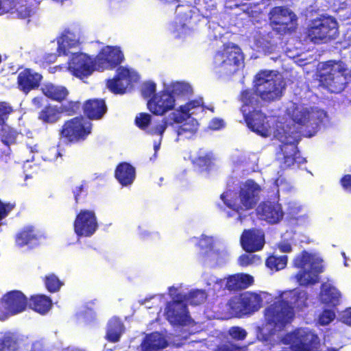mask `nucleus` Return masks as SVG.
I'll return each mask as SVG.
<instances>
[{"mask_svg": "<svg viewBox=\"0 0 351 351\" xmlns=\"http://www.w3.org/2000/svg\"><path fill=\"white\" fill-rule=\"evenodd\" d=\"M261 191L259 184L253 180H247L239 186V191L228 190L221 193V199L230 210L226 213L227 217L236 216L237 221H243L245 218L243 213L256 206Z\"/></svg>", "mask_w": 351, "mask_h": 351, "instance_id": "f257e3e1", "label": "nucleus"}, {"mask_svg": "<svg viewBox=\"0 0 351 351\" xmlns=\"http://www.w3.org/2000/svg\"><path fill=\"white\" fill-rule=\"evenodd\" d=\"M240 101L243 103L241 111L247 127L262 136H267L269 127L266 120L267 116L258 110L261 107L259 101L250 90L241 92Z\"/></svg>", "mask_w": 351, "mask_h": 351, "instance_id": "f03ea898", "label": "nucleus"}, {"mask_svg": "<svg viewBox=\"0 0 351 351\" xmlns=\"http://www.w3.org/2000/svg\"><path fill=\"white\" fill-rule=\"evenodd\" d=\"M275 137L282 144L280 145L278 154L282 156L281 167L287 169L292 167L295 163L298 165L306 162L305 158L300 156L298 148L300 141L298 132L292 131L291 127L277 129Z\"/></svg>", "mask_w": 351, "mask_h": 351, "instance_id": "7ed1b4c3", "label": "nucleus"}, {"mask_svg": "<svg viewBox=\"0 0 351 351\" xmlns=\"http://www.w3.org/2000/svg\"><path fill=\"white\" fill-rule=\"evenodd\" d=\"M306 38L314 44H325L339 36L337 19L328 14H320L311 20L306 28Z\"/></svg>", "mask_w": 351, "mask_h": 351, "instance_id": "20e7f679", "label": "nucleus"}, {"mask_svg": "<svg viewBox=\"0 0 351 351\" xmlns=\"http://www.w3.org/2000/svg\"><path fill=\"white\" fill-rule=\"evenodd\" d=\"M253 88L262 101L271 103L282 97L285 83L282 77L273 74L272 71H262L256 75Z\"/></svg>", "mask_w": 351, "mask_h": 351, "instance_id": "39448f33", "label": "nucleus"}, {"mask_svg": "<svg viewBox=\"0 0 351 351\" xmlns=\"http://www.w3.org/2000/svg\"><path fill=\"white\" fill-rule=\"evenodd\" d=\"M294 267L299 269L295 278L300 286L313 285L319 280V274L324 271L322 261L314 258L306 250L298 254L293 261Z\"/></svg>", "mask_w": 351, "mask_h": 351, "instance_id": "423d86ee", "label": "nucleus"}, {"mask_svg": "<svg viewBox=\"0 0 351 351\" xmlns=\"http://www.w3.org/2000/svg\"><path fill=\"white\" fill-rule=\"evenodd\" d=\"M243 60L241 48L236 45L228 43L215 53L213 63L219 73L230 76L239 70Z\"/></svg>", "mask_w": 351, "mask_h": 351, "instance_id": "0eeeda50", "label": "nucleus"}, {"mask_svg": "<svg viewBox=\"0 0 351 351\" xmlns=\"http://www.w3.org/2000/svg\"><path fill=\"white\" fill-rule=\"evenodd\" d=\"M93 124L82 116L75 117L64 122L59 130L60 138L66 145L85 141L92 133Z\"/></svg>", "mask_w": 351, "mask_h": 351, "instance_id": "6e6552de", "label": "nucleus"}, {"mask_svg": "<svg viewBox=\"0 0 351 351\" xmlns=\"http://www.w3.org/2000/svg\"><path fill=\"white\" fill-rule=\"evenodd\" d=\"M293 302L287 298L280 295L265 308V317L267 323L274 328L282 329L292 322L295 313Z\"/></svg>", "mask_w": 351, "mask_h": 351, "instance_id": "1a4fd4ad", "label": "nucleus"}, {"mask_svg": "<svg viewBox=\"0 0 351 351\" xmlns=\"http://www.w3.org/2000/svg\"><path fill=\"white\" fill-rule=\"evenodd\" d=\"M263 299L258 293L245 291L232 297L228 302L230 311L236 316L250 315L260 309Z\"/></svg>", "mask_w": 351, "mask_h": 351, "instance_id": "9d476101", "label": "nucleus"}, {"mask_svg": "<svg viewBox=\"0 0 351 351\" xmlns=\"http://www.w3.org/2000/svg\"><path fill=\"white\" fill-rule=\"evenodd\" d=\"M186 298V295L178 293L175 296V300L167 302L165 315L170 324L184 326L191 323L192 319L188 310V306L184 302V299Z\"/></svg>", "mask_w": 351, "mask_h": 351, "instance_id": "9b49d317", "label": "nucleus"}, {"mask_svg": "<svg viewBox=\"0 0 351 351\" xmlns=\"http://www.w3.org/2000/svg\"><path fill=\"white\" fill-rule=\"evenodd\" d=\"M269 19L274 29L281 34L293 32L298 18L293 12L284 6H276L270 10Z\"/></svg>", "mask_w": 351, "mask_h": 351, "instance_id": "f8f14e48", "label": "nucleus"}, {"mask_svg": "<svg viewBox=\"0 0 351 351\" xmlns=\"http://www.w3.org/2000/svg\"><path fill=\"white\" fill-rule=\"evenodd\" d=\"M28 305L27 298L21 291H10L0 300V316L14 315L25 311Z\"/></svg>", "mask_w": 351, "mask_h": 351, "instance_id": "ddd939ff", "label": "nucleus"}, {"mask_svg": "<svg viewBox=\"0 0 351 351\" xmlns=\"http://www.w3.org/2000/svg\"><path fill=\"white\" fill-rule=\"evenodd\" d=\"M326 117V113L322 110L313 108L295 109L292 114L293 122L300 128L317 130Z\"/></svg>", "mask_w": 351, "mask_h": 351, "instance_id": "4468645a", "label": "nucleus"}, {"mask_svg": "<svg viewBox=\"0 0 351 351\" xmlns=\"http://www.w3.org/2000/svg\"><path fill=\"white\" fill-rule=\"evenodd\" d=\"M98 227L96 215L90 210H80L73 221L74 232L78 237H91Z\"/></svg>", "mask_w": 351, "mask_h": 351, "instance_id": "2eb2a0df", "label": "nucleus"}, {"mask_svg": "<svg viewBox=\"0 0 351 351\" xmlns=\"http://www.w3.org/2000/svg\"><path fill=\"white\" fill-rule=\"evenodd\" d=\"M258 218L269 224L278 223L284 217L282 205L279 203L278 196L276 200L262 201L256 208Z\"/></svg>", "mask_w": 351, "mask_h": 351, "instance_id": "dca6fc26", "label": "nucleus"}, {"mask_svg": "<svg viewBox=\"0 0 351 351\" xmlns=\"http://www.w3.org/2000/svg\"><path fill=\"white\" fill-rule=\"evenodd\" d=\"M215 8L213 0H197L195 7L190 5H178L176 13L184 23H191V21L196 14L195 10L202 16L208 18Z\"/></svg>", "mask_w": 351, "mask_h": 351, "instance_id": "f3484780", "label": "nucleus"}, {"mask_svg": "<svg viewBox=\"0 0 351 351\" xmlns=\"http://www.w3.org/2000/svg\"><path fill=\"white\" fill-rule=\"evenodd\" d=\"M124 55L118 47L106 46L97 56L95 65L98 69L112 70L123 62Z\"/></svg>", "mask_w": 351, "mask_h": 351, "instance_id": "a211bd4d", "label": "nucleus"}, {"mask_svg": "<svg viewBox=\"0 0 351 351\" xmlns=\"http://www.w3.org/2000/svg\"><path fill=\"white\" fill-rule=\"evenodd\" d=\"M93 61L86 53H72L69 62L68 69L73 75L82 79L92 74L94 71Z\"/></svg>", "mask_w": 351, "mask_h": 351, "instance_id": "6ab92c4d", "label": "nucleus"}, {"mask_svg": "<svg viewBox=\"0 0 351 351\" xmlns=\"http://www.w3.org/2000/svg\"><path fill=\"white\" fill-rule=\"evenodd\" d=\"M176 105L175 97L167 90L155 94L147 101V108L154 115L162 116L173 110Z\"/></svg>", "mask_w": 351, "mask_h": 351, "instance_id": "aec40b11", "label": "nucleus"}, {"mask_svg": "<svg viewBox=\"0 0 351 351\" xmlns=\"http://www.w3.org/2000/svg\"><path fill=\"white\" fill-rule=\"evenodd\" d=\"M44 238L43 234L34 226L27 225L16 234L14 241L18 247L27 246L33 249L38 246Z\"/></svg>", "mask_w": 351, "mask_h": 351, "instance_id": "412c9836", "label": "nucleus"}, {"mask_svg": "<svg viewBox=\"0 0 351 351\" xmlns=\"http://www.w3.org/2000/svg\"><path fill=\"white\" fill-rule=\"evenodd\" d=\"M215 283L220 287L223 285V290L230 292L245 289L254 283V278L247 274H235L228 276L226 279H217Z\"/></svg>", "mask_w": 351, "mask_h": 351, "instance_id": "4be33fe9", "label": "nucleus"}, {"mask_svg": "<svg viewBox=\"0 0 351 351\" xmlns=\"http://www.w3.org/2000/svg\"><path fill=\"white\" fill-rule=\"evenodd\" d=\"M43 75L29 68H25L19 73L17 76L18 88L25 94L39 88Z\"/></svg>", "mask_w": 351, "mask_h": 351, "instance_id": "5701e85b", "label": "nucleus"}, {"mask_svg": "<svg viewBox=\"0 0 351 351\" xmlns=\"http://www.w3.org/2000/svg\"><path fill=\"white\" fill-rule=\"evenodd\" d=\"M132 83V76L130 70L124 66H119L116 74L112 79L107 81L108 88L114 94H124Z\"/></svg>", "mask_w": 351, "mask_h": 351, "instance_id": "b1692460", "label": "nucleus"}, {"mask_svg": "<svg viewBox=\"0 0 351 351\" xmlns=\"http://www.w3.org/2000/svg\"><path fill=\"white\" fill-rule=\"evenodd\" d=\"M242 248L247 252H255L263 249L265 236L254 229L244 230L240 238Z\"/></svg>", "mask_w": 351, "mask_h": 351, "instance_id": "393cba45", "label": "nucleus"}, {"mask_svg": "<svg viewBox=\"0 0 351 351\" xmlns=\"http://www.w3.org/2000/svg\"><path fill=\"white\" fill-rule=\"evenodd\" d=\"M106 111V102L101 99H90L83 104L84 114L90 120L101 119Z\"/></svg>", "mask_w": 351, "mask_h": 351, "instance_id": "a878e982", "label": "nucleus"}, {"mask_svg": "<svg viewBox=\"0 0 351 351\" xmlns=\"http://www.w3.org/2000/svg\"><path fill=\"white\" fill-rule=\"evenodd\" d=\"M114 177L121 186L130 185L136 178V169L129 162H121L116 167Z\"/></svg>", "mask_w": 351, "mask_h": 351, "instance_id": "bb28decb", "label": "nucleus"}, {"mask_svg": "<svg viewBox=\"0 0 351 351\" xmlns=\"http://www.w3.org/2000/svg\"><path fill=\"white\" fill-rule=\"evenodd\" d=\"M324 81L331 92L339 93L344 89L346 77L339 69H331L327 73L324 74Z\"/></svg>", "mask_w": 351, "mask_h": 351, "instance_id": "cd10ccee", "label": "nucleus"}, {"mask_svg": "<svg viewBox=\"0 0 351 351\" xmlns=\"http://www.w3.org/2000/svg\"><path fill=\"white\" fill-rule=\"evenodd\" d=\"M165 337L158 332L147 335L141 343L142 351H158L167 347Z\"/></svg>", "mask_w": 351, "mask_h": 351, "instance_id": "c85d7f7f", "label": "nucleus"}, {"mask_svg": "<svg viewBox=\"0 0 351 351\" xmlns=\"http://www.w3.org/2000/svg\"><path fill=\"white\" fill-rule=\"evenodd\" d=\"M43 94L53 101L62 102L66 99L69 90L62 86L54 85L52 83L45 84L42 88Z\"/></svg>", "mask_w": 351, "mask_h": 351, "instance_id": "c756f323", "label": "nucleus"}, {"mask_svg": "<svg viewBox=\"0 0 351 351\" xmlns=\"http://www.w3.org/2000/svg\"><path fill=\"white\" fill-rule=\"evenodd\" d=\"M61 117V110L56 105L47 104L38 112V119L44 124H53Z\"/></svg>", "mask_w": 351, "mask_h": 351, "instance_id": "7c9ffc66", "label": "nucleus"}, {"mask_svg": "<svg viewBox=\"0 0 351 351\" xmlns=\"http://www.w3.org/2000/svg\"><path fill=\"white\" fill-rule=\"evenodd\" d=\"M28 306L34 311L45 314L51 308L52 301L49 297L45 295H35L30 297Z\"/></svg>", "mask_w": 351, "mask_h": 351, "instance_id": "2f4dec72", "label": "nucleus"}, {"mask_svg": "<svg viewBox=\"0 0 351 351\" xmlns=\"http://www.w3.org/2000/svg\"><path fill=\"white\" fill-rule=\"evenodd\" d=\"M213 156L211 152H198L197 156L193 160L195 170L197 172L208 173L213 165Z\"/></svg>", "mask_w": 351, "mask_h": 351, "instance_id": "473e14b6", "label": "nucleus"}, {"mask_svg": "<svg viewBox=\"0 0 351 351\" xmlns=\"http://www.w3.org/2000/svg\"><path fill=\"white\" fill-rule=\"evenodd\" d=\"M124 328L123 324L118 319L110 320L108 324L106 339L111 343H116L120 340Z\"/></svg>", "mask_w": 351, "mask_h": 351, "instance_id": "72a5a7b5", "label": "nucleus"}, {"mask_svg": "<svg viewBox=\"0 0 351 351\" xmlns=\"http://www.w3.org/2000/svg\"><path fill=\"white\" fill-rule=\"evenodd\" d=\"M198 130V123L195 119H192L189 121L183 123L179 125L176 132L178 135L176 141L179 140V137L189 139L193 136Z\"/></svg>", "mask_w": 351, "mask_h": 351, "instance_id": "f704fd0d", "label": "nucleus"}, {"mask_svg": "<svg viewBox=\"0 0 351 351\" xmlns=\"http://www.w3.org/2000/svg\"><path fill=\"white\" fill-rule=\"evenodd\" d=\"M341 297L340 293L333 287H329L324 290L322 294V302L331 306H336Z\"/></svg>", "mask_w": 351, "mask_h": 351, "instance_id": "c9c22d12", "label": "nucleus"}, {"mask_svg": "<svg viewBox=\"0 0 351 351\" xmlns=\"http://www.w3.org/2000/svg\"><path fill=\"white\" fill-rule=\"evenodd\" d=\"M287 256H277L271 255L265 261L266 266L272 271H278L284 269L287 264Z\"/></svg>", "mask_w": 351, "mask_h": 351, "instance_id": "e433bc0d", "label": "nucleus"}, {"mask_svg": "<svg viewBox=\"0 0 351 351\" xmlns=\"http://www.w3.org/2000/svg\"><path fill=\"white\" fill-rule=\"evenodd\" d=\"M43 281L47 290L50 293L58 292L64 285L63 282L54 274L46 275L43 278Z\"/></svg>", "mask_w": 351, "mask_h": 351, "instance_id": "4c0bfd02", "label": "nucleus"}, {"mask_svg": "<svg viewBox=\"0 0 351 351\" xmlns=\"http://www.w3.org/2000/svg\"><path fill=\"white\" fill-rule=\"evenodd\" d=\"M0 351H19L17 339L11 335L2 337L0 339Z\"/></svg>", "mask_w": 351, "mask_h": 351, "instance_id": "58836bf2", "label": "nucleus"}, {"mask_svg": "<svg viewBox=\"0 0 351 351\" xmlns=\"http://www.w3.org/2000/svg\"><path fill=\"white\" fill-rule=\"evenodd\" d=\"M186 298L184 301L189 302L191 305H199L204 303L206 300V293L203 290H193L189 292V294H185Z\"/></svg>", "mask_w": 351, "mask_h": 351, "instance_id": "ea45409f", "label": "nucleus"}, {"mask_svg": "<svg viewBox=\"0 0 351 351\" xmlns=\"http://www.w3.org/2000/svg\"><path fill=\"white\" fill-rule=\"evenodd\" d=\"M174 97L176 95H188L192 93L191 86L185 82H176L171 84V90L169 91Z\"/></svg>", "mask_w": 351, "mask_h": 351, "instance_id": "a19ab883", "label": "nucleus"}, {"mask_svg": "<svg viewBox=\"0 0 351 351\" xmlns=\"http://www.w3.org/2000/svg\"><path fill=\"white\" fill-rule=\"evenodd\" d=\"M61 113L64 112L68 116H73L79 113L83 109V104L80 101H69L60 107Z\"/></svg>", "mask_w": 351, "mask_h": 351, "instance_id": "79ce46f5", "label": "nucleus"}, {"mask_svg": "<svg viewBox=\"0 0 351 351\" xmlns=\"http://www.w3.org/2000/svg\"><path fill=\"white\" fill-rule=\"evenodd\" d=\"M16 136V131L7 125L2 126L0 130L1 140L6 145L14 143Z\"/></svg>", "mask_w": 351, "mask_h": 351, "instance_id": "37998d69", "label": "nucleus"}, {"mask_svg": "<svg viewBox=\"0 0 351 351\" xmlns=\"http://www.w3.org/2000/svg\"><path fill=\"white\" fill-rule=\"evenodd\" d=\"M152 122V116L146 112L139 113L135 118V124L141 130H146Z\"/></svg>", "mask_w": 351, "mask_h": 351, "instance_id": "c03bdc74", "label": "nucleus"}, {"mask_svg": "<svg viewBox=\"0 0 351 351\" xmlns=\"http://www.w3.org/2000/svg\"><path fill=\"white\" fill-rule=\"evenodd\" d=\"M335 317V313L330 309H324L319 315L318 323L321 326H326L329 324Z\"/></svg>", "mask_w": 351, "mask_h": 351, "instance_id": "a18cd8bd", "label": "nucleus"}, {"mask_svg": "<svg viewBox=\"0 0 351 351\" xmlns=\"http://www.w3.org/2000/svg\"><path fill=\"white\" fill-rule=\"evenodd\" d=\"M156 85L153 82H147L144 83V84L142 86L141 89V94L142 96L145 99L151 98L153 97L156 93Z\"/></svg>", "mask_w": 351, "mask_h": 351, "instance_id": "49530a36", "label": "nucleus"}, {"mask_svg": "<svg viewBox=\"0 0 351 351\" xmlns=\"http://www.w3.org/2000/svg\"><path fill=\"white\" fill-rule=\"evenodd\" d=\"M13 112L12 108L5 102H0V125H3L9 115Z\"/></svg>", "mask_w": 351, "mask_h": 351, "instance_id": "de8ad7c7", "label": "nucleus"}, {"mask_svg": "<svg viewBox=\"0 0 351 351\" xmlns=\"http://www.w3.org/2000/svg\"><path fill=\"white\" fill-rule=\"evenodd\" d=\"M213 351H244V349L243 347L228 341L217 345Z\"/></svg>", "mask_w": 351, "mask_h": 351, "instance_id": "09e8293b", "label": "nucleus"}, {"mask_svg": "<svg viewBox=\"0 0 351 351\" xmlns=\"http://www.w3.org/2000/svg\"><path fill=\"white\" fill-rule=\"evenodd\" d=\"M73 193L75 203L77 204L80 197H84L87 195L86 182L83 181L80 186L75 187L73 191Z\"/></svg>", "mask_w": 351, "mask_h": 351, "instance_id": "8fccbe9b", "label": "nucleus"}, {"mask_svg": "<svg viewBox=\"0 0 351 351\" xmlns=\"http://www.w3.org/2000/svg\"><path fill=\"white\" fill-rule=\"evenodd\" d=\"M169 125H173L174 123H181L186 121L187 119L184 117V115H183V114L176 110L169 114Z\"/></svg>", "mask_w": 351, "mask_h": 351, "instance_id": "3c124183", "label": "nucleus"}, {"mask_svg": "<svg viewBox=\"0 0 351 351\" xmlns=\"http://www.w3.org/2000/svg\"><path fill=\"white\" fill-rule=\"evenodd\" d=\"M230 335L234 339L243 340L247 335L246 331L238 326L232 327L229 330Z\"/></svg>", "mask_w": 351, "mask_h": 351, "instance_id": "603ef678", "label": "nucleus"}, {"mask_svg": "<svg viewBox=\"0 0 351 351\" xmlns=\"http://www.w3.org/2000/svg\"><path fill=\"white\" fill-rule=\"evenodd\" d=\"M168 125H169L168 121L165 119L162 121V123L152 128L148 132L152 135H160L162 136Z\"/></svg>", "mask_w": 351, "mask_h": 351, "instance_id": "864d4df0", "label": "nucleus"}, {"mask_svg": "<svg viewBox=\"0 0 351 351\" xmlns=\"http://www.w3.org/2000/svg\"><path fill=\"white\" fill-rule=\"evenodd\" d=\"M15 207V204L3 203L0 200V221L5 218Z\"/></svg>", "mask_w": 351, "mask_h": 351, "instance_id": "5fc2aeb1", "label": "nucleus"}, {"mask_svg": "<svg viewBox=\"0 0 351 351\" xmlns=\"http://www.w3.org/2000/svg\"><path fill=\"white\" fill-rule=\"evenodd\" d=\"M256 258V255L243 254L239 256L238 262L239 265L246 267L252 264Z\"/></svg>", "mask_w": 351, "mask_h": 351, "instance_id": "6e6d98bb", "label": "nucleus"}, {"mask_svg": "<svg viewBox=\"0 0 351 351\" xmlns=\"http://www.w3.org/2000/svg\"><path fill=\"white\" fill-rule=\"evenodd\" d=\"M340 184L343 190L348 193H351V174H346L340 179Z\"/></svg>", "mask_w": 351, "mask_h": 351, "instance_id": "4d7b16f0", "label": "nucleus"}, {"mask_svg": "<svg viewBox=\"0 0 351 351\" xmlns=\"http://www.w3.org/2000/svg\"><path fill=\"white\" fill-rule=\"evenodd\" d=\"M17 15L21 19H26L30 16L32 10L29 8L25 6H21L20 8L16 9Z\"/></svg>", "mask_w": 351, "mask_h": 351, "instance_id": "13d9d810", "label": "nucleus"}, {"mask_svg": "<svg viewBox=\"0 0 351 351\" xmlns=\"http://www.w3.org/2000/svg\"><path fill=\"white\" fill-rule=\"evenodd\" d=\"M29 351H49L45 344L40 341H36L33 342L31 346V349Z\"/></svg>", "mask_w": 351, "mask_h": 351, "instance_id": "bf43d9fd", "label": "nucleus"}, {"mask_svg": "<svg viewBox=\"0 0 351 351\" xmlns=\"http://www.w3.org/2000/svg\"><path fill=\"white\" fill-rule=\"evenodd\" d=\"M224 125L223 121L220 119H213L210 122V128L213 130H219Z\"/></svg>", "mask_w": 351, "mask_h": 351, "instance_id": "052dcab7", "label": "nucleus"}, {"mask_svg": "<svg viewBox=\"0 0 351 351\" xmlns=\"http://www.w3.org/2000/svg\"><path fill=\"white\" fill-rule=\"evenodd\" d=\"M187 104L190 110L199 107H203V101L202 99H193L188 101Z\"/></svg>", "mask_w": 351, "mask_h": 351, "instance_id": "680f3d73", "label": "nucleus"}, {"mask_svg": "<svg viewBox=\"0 0 351 351\" xmlns=\"http://www.w3.org/2000/svg\"><path fill=\"white\" fill-rule=\"evenodd\" d=\"M178 110L180 112L186 119H189L191 117V114L189 111L191 110L189 106H188V104L186 103L184 105L180 106Z\"/></svg>", "mask_w": 351, "mask_h": 351, "instance_id": "e2e57ef3", "label": "nucleus"}, {"mask_svg": "<svg viewBox=\"0 0 351 351\" xmlns=\"http://www.w3.org/2000/svg\"><path fill=\"white\" fill-rule=\"evenodd\" d=\"M66 155V154L65 149L62 147V145L60 143H59L57 145V147H56V155H55L56 158H57L58 157L62 158L63 156H65Z\"/></svg>", "mask_w": 351, "mask_h": 351, "instance_id": "0e129e2a", "label": "nucleus"}, {"mask_svg": "<svg viewBox=\"0 0 351 351\" xmlns=\"http://www.w3.org/2000/svg\"><path fill=\"white\" fill-rule=\"evenodd\" d=\"M32 103L36 108H40L43 106V98L42 97H35L32 99Z\"/></svg>", "mask_w": 351, "mask_h": 351, "instance_id": "69168bd1", "label": "nucleus"}, {"mask_svg": "<svg viewBox=\"0 0 351 351\" xmlns=\"http://www.w3.org/2000/svg\"><path fill=\"white\" fill-rule=\"evenodd\" d=\"M345 323L351 326V308H348L343 315V317Z\"/></svg>", "mask_w": 351, "mask_h": 351, "instance_id": "338daca9", "label": "nucleus"}, {"mask_svg": "<svg viewBox=\"0 0 351 351\" xmlns=\"http://www.w3.org/2000/svg\"><path fill=\"white\" fill-rule=\"evenodd\" d=\"M279 249L282 252H290L292 250V247L289 243H285L280 245Z\"/></svg>", "mask_w": 351, "mask_h": 351, "instance_id": "774afa93", "label": "nucleus"}]
</instances>
